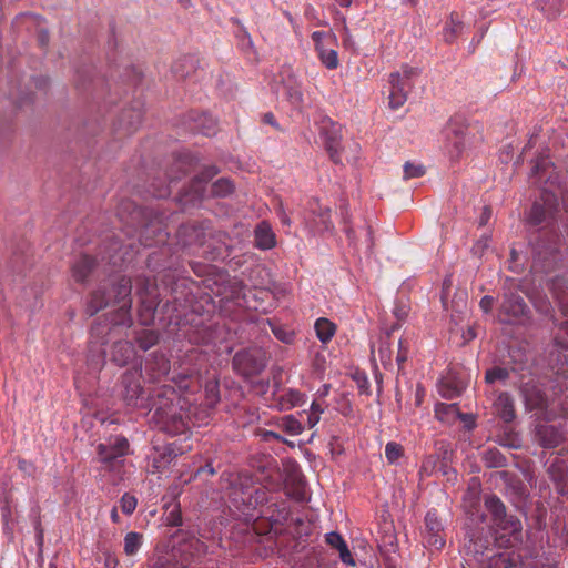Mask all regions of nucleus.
I'll list each match as a JSON object with an SVG mask.
<instances>
[{"label":"nucleus","instance_id":"1","mask_svg":"<svg viewBox=\"0 0 568 568\" xmlns=\"http://www.w3.org/2000/svg\"><path fill=\"white\" fill-rule=\"evenodd\" d=\"M120 219L129 226L140 229V242L153 246L165 241L166 233L156 216L149 209L136 205L131 200H123L118 210Z\"/></svg>","mask_w":568,"mask_h":568},{"label":"nucleus","instance_id":"2","mask_svg":"<svg viewBox=\"0 0 568 568\" xmlns=\"http://www.w3.org/2000/svg\"><path fill=\"white\" fill-rule=\"evenodd\" d=\"M465 529L466 554L476 562L497 547L499 537L494 526L487 523L486 514L471 515Z\"/></svg>","mask_w":568,"mask_h":568},{"label":"nucleus","instance_id":"3","mask_svg":"<svg viewBox=\"0 0 568 568\" xmlns=\"http://www.w3.org/2000/svg\"><path fill=\"white\" fill-rule=\"evenodd\" d=\"M503 301L498 308V321L503 324H513L514 321L526 316L529 307L519 294V284L516 280L507 277L503 285Z\"/></svg>","mask_w":568,"mask_h":568},{"label":"nucleus","instance_id":"4","mask_svg":"<svg viewBox=\"0 0 568 568\" xmlns=\"http://www.w3.org/2000/svg\"><path fill=\"white\" fill-rule=\"evenodd\" d=\"M112 291L114 292V303L119 304V308L115 313L111 314V324L113 326H126L131 327L133 325V320L131 316V307H132V281L128 276L121 277L113 286Z\"/></svg>","mask_w":568,"mask_h":568},{"label":"nucleus","instance_id":"5","mask_svg":"<svg viewBox=\"0 0 568 568\" xmlns=\"http://www.w3.org/2000/svg\"><path fill=\"white\" fill-rule=\"evenodd\" d=\"M267 353L260 347H250L235 353L232 359L233 369L248 378L261 374L267 364Z\"/></svg>","mask_w":568,"mask_h":568},{"label":"nucleus","instance_id":"6","mask_svg":"<svg viewBox=\"0 0 568 568\" xmlns=\"http://www.w3.org/2000/svg\"><path fill=\"white\" fill-rule=\"evenodd\" d=\"M484 505L491 517V525L495 529H500L509 535L520 532V521L515 516L507 514L505 504L496 495L485 496Z\"/></svg>","mask_w":568,"mask_h":568},{"label":"nucleus","instance_id":"7","mask_svg":"<svg viewBox=\"0 0 568 568\" xmlns=\"http://www.w3.org/2000/svg\"><path fill=\"white\" fill-rule=\"evenodd\" d=\"M203 547L202 541L192 538L189 542L175 548L171 555L158 557L152 568H192L190 567V557L193 556V552L203 551Z\"/></svg>","mask_w":568,"mask_h":568},{"label":"nucleus","instance_id":"8","mask_svg":"<svg viewBox=\"0 0 568 568\" xmlns=\"http://www.w3.org/2000/svg\"><path fill=\"white\" fill-rule=\"evenodd\" d=\"M152 418L160 430L170 435L183 434L190 429L191 424L194 425L190 416L183 412L181 405L173 409L158 413Z\"/></svg>","mask_w":568,"mask_h":568},{"label":"nucleus","instance_id":"9","mask_svg":"<svg viewBox=\"0 0 568 568\" xmlns=\"http://www.w3.org/2000/svg\"><path fill=\"white\" fill-rule=\"evenodd\" d=\"M143 376L141 368L134 367L123 373L121 377V396L128 406L138 407L144 400Z\"/></svg>","mask_w":568,"mask_h":568},{"label":"nucleus","instance_id":"10","mask_svg":"<svg viewBox=\"0 0 568 568\" xmlns=\"http://www.w3.org/2000/svg\"><path fill=\"white\" fill-rule=\"evenodd\" d=\"M124 275L111 278L110 281L101 284L97 290L89 294L85 312L89 316L95 315L99 311L115 304L114 292L112 286Z\"/></svg>","mask_w":568,"mask_h":568},{"label":"nucleus","instance_id":"11","mask_svg":"<svg viewBox=\"0 0 568 568\" xmlns=\"http://www.w3.org/2000/svg\"><path fill=\"white\" fill-rule=\"evenodd\" d=\"M321 133L324 136L325 149L329 154L331 160L338 164L343 163L341 152L342 126L331 120H323L321 125Z\"/></svg>","mask_w":568,"mask_h":568},{"label":"nucleus","instance_id":"12","mask_svg":"<svg viewBox=\"0 0 568 568\" xmlns=\"http://www.w3.org/2000/svg\"><path fill=\"white\" fill-rule=\"evenodd\" d=\"M418 74V70L413 67L405 65L403 68V78L399 72H394L389 77L390 93H389V106L397 109L406 101L405 82Z\"/></svg>","mask_w":568,"mask_h":568},{"label":"nucleus","instance_id":"13","mask_svg":"<svg viewBox=\"0 0 568 568\" xmlns=\"http://www.w3.org/2000/svg\"><path fill=\"white\" fill-rule=\"evenodd\" d=\"M151 400L152 407L154 408L153 415H158V413H163L180 406L182 399L173 386L161 385L153 389Z\"/></svg>","mask_w":568,"mask_h":568},{"label":"nucleus","instance_id":"14","mask_svg":"<svg viewBox=\"0 0 568 568\" xmlns=\"http://www.w3.org/2000/svg\"><path fill=\"white\" fill-rule=\"evenodd\" d=\"M128 448L129 443L125 438H118L112 445L100 444L97 448L99 462L108 470L114 469L120 463V458L125 455Z\"/></svg>","mask_w":568,"mask_h":568},{"label":"nucleus","instance_id":"15","mask_svg":"<svg viewBox=\"0 0 568 568\" xmlns=\"http://www.w3.org/2000/svg\"><path fill=\"white\" fill-rule=\"evenodd\" d=\"M542 203L535 202L528 215V222L532 225H539L545 222L556 211L558 201L552 192L544 190L540 196Z\"/></svg>","mask_w":568,"mask_h":568},{"label":"nucleus","instance_id":"16","mask_svg":"<svg viewBox=\"0 0 568 568\" xmlns=\"http://www.w3.org/2000/svg\"><path fill=\"white\" fill-rule=\"evenodd\" d=\"M214 285L216 290L214 294L225 300H239L244 297V284L236 277H231L227 273H219L215 276Z\"/></svg>","mask_w":568,"mask_h":568},{"label":"nucleus","instance_id":"17","mask_svg":"<svg viewBox=\"0 0 568 568\" xmlns=\"http://www.w3.org/2000/svg\"><path fill=\"white\" fill-rule=\"evenodd\" d=\"M220 170L215 165L205 166L196 176L191 181L190 189L184 194L185 202L201 201L206 183L219 174Z\"/></svg>","mask_w":568,"mask_h":568},{"label":"nucleus","instance_id":"18","mask_svg":"<svg viewBox=\"0 0 568 568\" xmlns=\"http://www.w3.org/2000/svg\"><path fill=\"white\" fill-rule=\"evenodd\" d=\"M211 222H190L180 227V233L187 237L189 244L205 245L211 232Z\"/></svg>","mask_w":568,"mask_h":568},{"label":"nucleus","instance_id":"19","mask_svg":"<svg viewBox=\"0 0 568 568\" xmlns=\"http://www.w3.org/2000/svg\"><path fill=\"white\" fill-rule=\"evenodd\" d=\"M559 235L555 231H542L534 241L532 246L539 258L548 260L558 251Z\"/></svg>","mask_w":568,"mask_h":568},{"label":"nucleus","instance_id":"20","mask_svg":"<svg viewBox=\"0 0 568 568\" xmlns=\"http://www.w3.org/2000/svg\"><path fill=\"white\" fill-rule=\"evenodd\" d=\"M521 394L527 410L531 412L547 409V397L545 393L536 385L530 383L524 384L521 386Z\"/></svg>","mask_w":568,"mask_h":568},{"label":"nucleus","instance_id":"21","mask_svg":"<svg viewBox=\"0 0 568 568\" xmlns=\"http://www.w3.org/2000/svg\"><path fill=\"white\" fill-rule=\"evenodd\" d=\"M230 236L226 232L221 230H214L211 226L210 236L207 239V245L212 246L211 260L224 258L230 253Z\"/></svg>","mask_w":568,"mask_h":568},{"label":"nucleus","instance_id":"22","mask_svg":"<svg viewBox=\"0 0 568 568\" xmlns=\"http://www.w3.org/2000/svg\"><path fill=\"white\" fill-rule=\"evenodd\" d=\"M307 211L310 219L320 226V231H329L332 229L331 223V209L326 205H322L318 199H312L307 204Z\"/></svg>","mask_w":568,"mask_h":568},{"label":"nucleus","instance_id":"23","mask_svg":"<svg viewBox=\"0 0 568 568\" xmlns=\"http://www.w3.org/2000/svg\"><path fill=\"white\" fill-rule=\"evenodd\" d=\"M480 568H515L516 561L510 552L495 551L488 552L483 560L477 561Z\"/></svg>","mask_w":568,"mask_h":568},{"label":"nucleus","instance_id":"24","mask_svg":"<svg viewBox=\"0 0 568 568\" xmlns=\"http://www.w3.org/2000/svg\"><path fill=\"white\" fill-rule=\"evenodd\" d=\"M536 440L544 448L558 447L564 437L552 425H538L536 427Z\"/></svg>","mask_w":568,"mask_h":568},{"label":"nucleus","instance_id":"25","mask_svg":"<svg viewBox=\"0 0 568 568\" xmlns=\"http://www.w3.org/2000/svg\"><path fill=\"white\" fill-rule=\"evenodd\" d=\"M97 266L98 262L93 256L88 254L81 255L71 266L74 281L78 283H84Z\"/></svg>","mask_w":568,"mask_h":568},{"label":"nucleus","instance_id":"26","mask_svg":"<svg viewBox=\"0 0 568 568\" xmlns=\"http://www.w3.org/2000/svg\"><path fill=\"white\" fill-rule=\"evenodd\" d=\"M495 414L505 423H511L516 418L515 404L511 395L503 392L494 402Z\"/></svg>","mask_w":568,"mask_h":568},{"label":"nucleus","instance_id":"27","mask_svg":"<svg viewBox=\"0 0 568 568\" xmlns=\"http://www.w3.org/2000/svg\"><path fill=\"white\" fill-rule=\"evenodd\" d=\"M135 356L133 343L129 341H118L113 344L111 351V361L118 366L128 365Z\"/></svg>","mask_w":568,"mask_h":568},{"label":"nucleus","instance_id":"28","mask_svg":"<svg viewBox=\"0 0 568 568\" xmlns=\"http://www.w3.org/2000/svg\"><path fill=\"white\" fill-rule=\"evenodd\" d=\"M425 526L428 534V544L436 549H440L445 545V539L440 535L443 527L436 513L428 511L425 516Z\"/></svg>","mask_w":568,"mask_h":568},{"label":"nucleus","instance_id":"29","mask_svg":"<svg viewBox=\"0 0 568 568\" xmlns=\"http://www.w3.org/2000/svg\"><path fill=\"white\" fill-rule=\"evenodd\" d=\"M547 473L549 478L555 483L557 490L560 494H564L568 487V466L564 460L556 459L549 465Z\"/></svg>","mask_w":568,"mask_h":568},{"label":"nucleus","instance_id":"30","mask_svg":"<svg viewBox=\"0 0 568 568\" xmlns=\"http://www.w3.org/2000/svg\"><path fill=\"white\" fill-rule=\"evenodd\" d=\"M142 121V111L140 109L130 108L121 112L119 118V125L126 134H131L138 130Z\"/></svg>","mask_w":568,"mask_h":568},{"label":"nucleus","instance_id":"31","mask_svg":"<svg viewBox=\"0 0 568 568\" xmlns=\"http://www.w3.org/2000/svg\"><path fill=\"white\" fill-rule=\"evenodd\" d=\"M199 64V59L194 55L187 54L180 57L172 64V72L179 79H185L193 74Z\"/></svg>","mask_w":568,"mask_h":568},{"label":"nucleus","instance_id":"32","mask_svg":"<svg viewBox=\"0 0 568 568\" xmlns=\"http://www.w3.org/2000/svg\"><path fill=\"white\" fill-rule=\"evenodd\" d=\"M248 479L242 480L239 478L232 484L231 488V497L234 503H239L242 505H251L252 504V493L253 487L247 484Z\"/></svg>","mask_w":568,"mask_h":568},{"label":"nucleus","instance_id":"33","mask_svg":"<svg viewBox=\"0 0 568 568\" xmlns=\"http://www.w3.org/2000/svg\"><path fill=\"white\" fill-rule=\"evenodd\" d=\"M551 291L560 304V310L564 316L568 317V287L567 281L564 277H555L551 281Z\"/></svg>","mask_w":568,"mask_h":568},{"label":"nucleus","instance_id":"34","mask_svg":"<svg viewBox=\"0 0 568 568\" xmlns=\"http://www.w3.org/2000/svg\"><path fill=\"white\" fill-rule=\"evenodd\" d=\"M256 246L262 250L272 248L275 245V236L270 226L265 223L257 225L255 230Z\"/></svg>","mask_w":568,"mask_h":568},{"label":"nucleus","instance_id":"35","mask_svg":"<svg viewBox=\"0 0 568 568\" xmlns=\"http://www.w3.org/2000/svg\"><path fill=\"white\" fill-rule=\"evenodd\" d=\"M194 122L192 130L203 135L212 136L217 132V122L207 114H201Z\"/></svg>","mask_w":568,"mask_h":568},{"label":"nucleus","instance_id":"36","mask_svg":"<svg viewBox=\"0 0 568 568\" xmlns=\"http://www.w3.org/2000/svg\"><path fill=\"white\" fill-rule=\"evenodd\" d=\"M481 458L487 468H503L507 466L506 457L496 447L487 448L483 452Z\"/></svg>","mask_w":568,"mask_h":568},{"label":"nucleus","instance_id":"37","mask_svg":"<svg viewBox=\"0 0 568 568\" xmlns=\"http://www.w3.org/2000/svg\"><path fill=\"white\" fill-rule=\"evenodd\" d=\"M315 331L322 343H327L335 334L336 326L329 320L321 317L315 323Z\"/></svg>","mask_w":568,"mask_h":568},{"label":"nucleus","instance_id":"38","mask_svg":"<svg viewBox=\"0 0 568 568\" xmlns=\"http://www.w3.org/2000/svg\"><path fill=\"white\" fill-rule=\"evenodd\" d=\"M143 542V535L135 531H130L124 537V554L126 556H134L140 550Z\"/></svg>","mask_w":568,"mask_h":568},{"label":"nucleus","instance_id":"39","mask_svg":"<svg viewBox=\"0 0 568 568\" xmlns=\"http://www.w3.org/2000/svg\"><path fill=\"white\" fill-rule=\"evenodd\" d=\"M235 190L233 182L226 178H221L211 186V194L215 197H225L231 195Z\"/></svg>","mask_w":568,"mask_h":568},{"label":"nucleus","instance_id":"40","mask_svg":"<svg viewBox=\"0 0 568 568\" xmlns=\"http://www.w3.org/2000/svg\"><path fill=\"white\" fill-rule=\"evenodd\" d=\"M562 0H538L539 9L548 19H556L561 12Z\"/></svg>","mask_w":568,"mask_h":568},{"label":"nucleus","instance_id":"41","mask_svg":"<svg viewBox=\"0 0 568 568\" xmlns=\"http://www.w3.org/2000/svg\"><path fill=\"white\" fill-rule=\"evenodd\" d=\"M268 325L271 326V329L274 334V336L285 343V344H292L295 338V333L292 329H287L286 327L282 325L274 324L271 320H267Z\"/></svg>","mask_w":568,"mask_h":568},{"label":"nucleus","instance_id":"42","mask_svg":"<svg viewBox=\"0 0 568 568\" xmlns=\"http://www.w3.org/2000/svg\"><path fill=\"white\" fill-rule=\"evenodd\" d=\"M463 29L462 21L458 20V17L454 13L450 14L449 22L445 28L444 37L446 42H453L455 38L460 33Z\"/></svg>","mask_w":568,"mask_h":568},{"label":"nucleus","instance_id":"43","mask_svg":"<svg viewBox=\"0 0 568 568\" xmlns=\"http://www.w3.org/2000/svg\"><path fill=\"white\" fill-rule=\"evenodd\" d=\"M510 372L500 366H494L486 371L485 382L487 384H494L497 381L505 382L509 378Z\"/></svg>","mask_w":568,"mask_h":568},{"label":"nucleus","instance_id":"44","mask_svg":"<svg viewBox=\"0 0 568 568\" xmlns=\"http://www.w3.org/2000/svg\"><path fill=\"white\" fill-rule=\"evenodd\" d=\"M155 310L154 302L146 297H141V306L139 310L140 321L143 325H149Z\"/></svg>","mask_w":568,"mask_h":568},{"label":"nucleus","instance_id":"45","mask_svg":"<svg viewBox=\"0 0 568 568\" xmlns=\"http://www.w3.org/2000/svg\"><path fill=\"white\" fill-rule=\"evenodd\" d=\"M278 426L290 435H298L303 429L301 422L292 415L284 416Z\"/></svg>","mask_w":568,"mask_h":568},{"label":"nucleus","instance_id":"46","mask_svg":"<svg viewBox=\"0 0 568 568\" xmlns=\"http://www.w3.org/2000/svg\"><path fill=\"white\" fill-rule=\"evenodd\" d=\"M135 341L142 351H148L158 343V334L154 331H143Z\"/></svg>","mask_w":568,"mask_h":568},{"label":"nucleus","instance_id":"47","mask_svg":"<svg viewBox=\"0 0 568 568\" xmlns=\"http://www.w3.org/2000/svg\"><path fill=\"white\" fill-rule=\"evenodd\" d=\"M389 338L390 332H387L386 338L382 339L381 346L378 348L379 359L384 366L392 364L393 349L390 348V343L388 342Z\"/></svg>","mask_w":568,"mask_h":568},{"label":"nucleus","instance_id":"48","mask_svg":"<svg viewBox=\"0 0 568 568\" xmlns=\"http://www.w3.org/2000/svg\"><path fill=\"white\" fill-rule=\"evenodd\" d=\"M321 61L323 64L326 65V68L333 70L336 69L338 65V58L337 52L333 49L325 50L324 48L320 49L318 51Z\"/></svg>","mask_w":568,"mask_h":568},{"label":"nucleus","instance_id":"49","mask_svg":"<svg viewBox=\"0 0 568 568\" xmlns=\"http://www.w3.org/2000/svg\"><path fill=\"white\" fill-rule=\"evenodd\" d=\"M426 170L422 164H417L410 161H407L404 164V179H413V178H420L425 174Z\"/></svg>","mask_w":568,"mask_h":568},{"label":"nucleus","instance_id":"50","mask_svg":"<svg viewBox=\"0 0 568 568\" xmlns=\"http://www.w3.org/2000/svg\"><path fill=\"white\" fill-rule=\"evenodd\" d=\"M385 455L389 463H395L403 456L402 445L394 442L387 443L385 447Z\"/></svg>","mask_w":568,"mask_h":568},{"label":"nucleus","instance_id":"51","mask_svg":"<svg viewBox=\"0 0 568 568\" xmlns=\"http://www.w3.org/2000/svg\"><path fill=\"white\" fill-rule=\"evenodd\" d=\"M435 413H436V416H437L438 419L445 420L450 415L459 414V409H458L456 404H449V405H447V404H438L436 406Z\"/></svg>","mask_w":568,"mask_h":568},{"label":"nucleus","instance_id":"52","mask_svg":"<svg viewBox=\"0 0 568 568\" xmlns=\"http://www.w3.org/2000/svg\"><path fill=\"white\" fill-rule=\"evenodd\" d=\"M550 165V161L547 156L540 155L534 161V165L531 168L532 176H540Z\"/></svg>","mask_w":568,"mask_h":568},{"label":"nucleus","instance_id":"53","mask_svg":"<svg viewBox=\"0 0 568 568\" xmlns=\"http://www.w3.org/2000/svg\"><path fill=\"white\" fill-rule=\"evenodd\" d=\"M439 392L442 394L443 397L445 398H448V399H453L457 396H459L460 394V388L456 385H453L450 383H442L439 385Z\"/></svg>","mask_w":568,"mask_h":568},{"label":"nucleus","instance_id":"54","mask_svg":"<svg viewBox=\"0 0 568 568\" xmlns=\"http://www.w3.org/2000/svg\"><path fill=\"white\" fill-rule=\"evenodd\" d=\"M136 504V498L130 494H124L121 498V509L126 515H131L135 510Z\"/></svg>","mask_w":568,"mask_h":568},{"label":"nucleus","instance_id":"55","mask_svg":"<svg viewBox=\"0 0 568 568\" xmlns=\"http://www.w3.org/2000/svg\"><path fill=\"white\" fill-rule=\"evenodd\" d=\"M150 288H153V286L148 278L139 277L136 280V294L140 297L149 298V296L152 294V292H150Z\"/></svg>","mask_w":568,"mask_h":568},{"label":"nucleus","instance_id":"56","mask_svg":"<svg viewBox=\"0 0 568 568\" xmlns=\"http://www.w3.org/2000/svg\"><path fill=\"white\" fill-rule=\"evenodd\" d=\"M409 308L406 304H397L394 308V315L397 318L398 323L392 325V331H395L399 327V323L404 322L408 316Z\"/></svg>","mask_w":568,"mask_h":568},{"label":"nucleus","instance_id":"57","mask_svg":"<svg viewBox=\"0 0 568 568\" xmlns=\"http://www.w3.org/2000/svg\"><path fill=\"white\" fill-rule=\"evenodd\" d=\"M166 523L169 526H172V527H178V526L182 525L183 520H182V514H181V509H180L179 505H175L174 508L172 510H170V513L168 514V517H166Z\"/></svg>","mask_w":568,"mask_h":568},{"label":"nucleus","instance_id":"58","mask_svg":"<svg viewBox=\"0 0 568 568\" xmlns=\"http://www.w3.org/2000/svg\"><path fill=\"white\" fill-rule=\"evenodd\" d=\"M490 236L484 235L481 236L473 246V253L475 255L481 256L485 250L489 246Z\"/></svg>","mask_w":568,"mask_h":568},{"label":"nucleus","instance_id":"59","mask_svg":"<svg viewBox=\"0 0 568 568\" xmlns=\"http://www.w3.org/2000/svg\"><path fill=\"white\" fill-rule=\"evenodd\" d=\"M354 381L356 382L357 387H358L361 394H366V395L369 394V392H368V379H367V377H366V375L364 373L356 372L354 374Z\"/></svg>","mask_w":568,"mask_h":568},{"label":"nucleus","instance_id":"60","mask_svg":"<svg viewBox=\"0 0 568 568\" xmlns=\"http://www.w3.org/2000/svg\"><path fill=\"white\" fill-rule=\"evenodd\" d=\"M326 541L328 545H331L332 547H334L336 549H338V547H341L342 545L345 544L344 539L342 538V536L338 532L327 534Z\"/></svg>","mask_w":568,"mask_h":568},{"label":"nucleus","instance_id":"61","mask_svg":"<svg viewBox=\"0 0 568 568\" xmlns=\"http://www.w3.org/2000/svg\"><path fill=\"white\" fill-rule=\"evenodd\" d=\"M337 550L339 551V558L343 562L351 564V565L355 564L346 542L344 545H342L341 547H338Z\"/></svg>","mask_w":568,"mask_h":568},{"label":"nucleus","instance_id":"62","mask_svg":"<svg viewBox=\"0 0 568 568\" xmlns=\"http://www.w3.org/2000/svg\"><path fill=\"white\" fill-rule=\"evenodd\" d=\"M560 331H564L565 334H566V338H561L559 336H556L555 337V341L558 345H560L561 347L568 349V320H566L565 322H562L560 324Z\"/></svg>","mask_w":568,"mask_h":568},{"label":"nucleus","instance_id":"63","mask_svg":"<svg viewBox=\"0 0 568 568\" xmlns=\"http://www.w3.org/2000/svg\"><path fill=\"white\" fill-rule=\"evenodd\" d=\"M479 306L484 313H490L494 306V297L489 295H485L480 302Z\"/></svg>","mask_w":568,"mask_h":568},{"label":"nucleus","instance_id":"64","mask_svg":"<svg viewBox=\"0 0 568 568\" xmlns=\"http://www.w3.org/2000/svg\"><path fill=\"white\" fill-rule=\"evenodd\" d=\"M37 40L41 48H47L50 41V34L48 30L40 29L37 33Z\"/></svg>","mask_w":568,"mask_h":568}]
</instances>
